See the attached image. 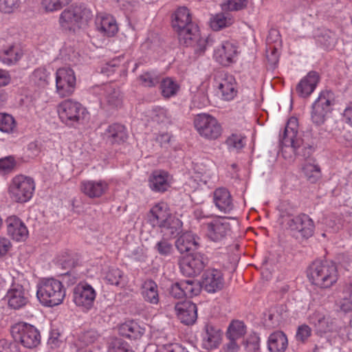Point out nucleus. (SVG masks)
<instances>
[{
	"label": "nucleus",
	"instance_id": "f257e3e1",
	"mask_svg": "<svg viewBox=\"0 0 352 352\" xmlns=\"http://www.w3.org/2000/svg\"><path fill=\"white\" fill-rule=\"evenodd\" d=\"M66 296L63 283L54 278L41 279L36 285V298L39 302L47 307L62 304Z\"/></svg>",
	"mask_w": 352,
	"mask_h": 352
},
{
	"label": "nucleus",
	"instance_id": "f03ea898",
	"mask_svg": "<svg viewBox=\"0 0 352 352\" xmlns=\"http://www.w3.org/2000/svg\"><path fill=\"white\" fill-rule=\"evenodd\" d=\"M56 113L62 124L69 128L84 124L89 118L87 109L79 102L66 99L56 107Z\"/></svg>",
	"mask_w": 352,
	"mask_h": 352
},
{
	"label": "nucleus",
	"instance_id": "7ed1b4c3",
	"mask_svg": "<svg viewBox=\"0 0 352 352\" xmlns=\"http://www.w3.org/2000/svg\"><path fill=\"white\" fill-rule=\"evenodd\" d=\"M308 278L311 283L320 288H330L339 278L337 267L328 262H314L309 267Z\"/></svg>",
	"mask_w": 352,
	"mask_h": 352
},
{
	"label": "nucleus",
	"instance_id": "20e7f679",
	"mask_svg": "<svg viewBox=\"0 0 352 352\" xmlns=\"http://www.w3.org/2000/svg\"><path fill=\"white\" fill-rule=\"evenodd\" d=\"M91 16L89 9L82 6H72L60 13L58 22L63 30L75 32L85 27Z\"/></svg>",
	"mask_w": 352,
	"mask_h": 352
},
{
	"label": "nucleus",
	"instance_id": "39448f33",
	"mask_svg": "<svg viewBox=\"0 0 352 352\" xmlns=\"http://www.w3.org/2000/svg\"><path fill=\"white\" fill-rule=\"evenodd\" d=\"M35 190V182L33 178L25 175H17L10 181L8 193L10 199L16 203L29 201Z\"/></svg>",
	"mask_w": 352,
	"mask_h": 352
},
{
	"label": "nucleus",
	"instance_id": "423d86ee",
	"mask_svg": "<svg viewBox=\"0 0 352 352\" xmlns=\"http://www.w3.org/2000/svg\"><path fill=\"white\" fill-rule=\"evenodd\" d=\"M148 221L153 228L163 230L172 228L179 223L178 219L171 214L168 205L164 201L157 202L152 206L148 214Z\"/></svg>",
	"mask_w": 352,
	"mask_h": 352
},
{
	"label": "nucleus",
	"instance_id": "0eeeda50",
	"mask_svg": "<svg viewBox=\"0 0 352 352\" xmlns=\"http://www.w3.org/2000/svg\"><path fill=\"white\" fill-rule=\"evenodd\" d=\"M194 126L201 137L209 140H217L223 132L217 119L208 113L198 114L194 119Z\"/></svg>",
	"mask_w": 352,
	"mask_h": 352
},
{
	"label": "nucleus",
	"instance_id": "6e6552de",
	"mask_svg": "<svg viewBox=\"0 0 352 352\" xmlns=\"http://www.w3.org/2000/svg\"><path fill=\"white\" fill-rule=\"evenodd\" d=\"M333 104L332 93L327 90L321 91L311 106V122L316 126L324 124L331 113Z\"/></svg>",
	"mask_w": 352,
	"mask_h": 352
},
{
	"label": "nucleus",
	"instance_id": "1a4fd4ad",
	"mask_svg": "<svg viewBox=\"0 0 352 352\" xmlns=\"http://www.w3.org/2000/svg\"><path fill=\"white\" fill-rule=\"evenodd\" d=\"M11 332L14 339L26 348H34L40 344V333L32 324L25 322L16 323L12 326Z\"/></svg>",
	"mask_w": 352,
	"mask_h": 352
},
{
	"label": "nucleus",
	"instance_id": "9d476101",
	"mask_svg": "<svg viewBox=\"0 0 352 352\" xmlns=\"http://www.w3.org/2000/svg\"><path fill=\"white\" fill-rule=\"evenodd\" d=\"M56 94L60 98L73 94L76 89V78L74 71L68 67L58 68L56 72Z\"/></svg>",
	"mask_w": 352,
	"mask_h": 352
},
{
	"label": "nucleus",
	"instance_id": "9b49d317",
	"mask_svg": "<svg viewBox=\"0 0 352 352\" xmlns=\"http://www.w3.org/2000/svg\"><path fill=\"white\" fill-rule=\"evenodd\" d=\"M96 295V291L91 285L80 282L73 289V302L80 309L87 312L94 307Z\"/></svg>",
	"mask_w": 352,
	"mask_h": 352
},
{
	"label": "nucleus",
	"instance_id": "f8f14e48",
	"mask_svg": "<svg viewBox=\"0 0 352 352\" xmlns=\"http://www.w3.org/2000/svg\"><path fill=\"white\" fill-rule=\"evenodd\" d=\"M239 54L238 43L233 40H226L214 48L213 58L219 64L229 66L236 62Z\"/></svg>",
	"mask_w": 352,
	"mask_h": 352
},
{
	"label": "nucleus",
	"instance_id": "ddd939ff",
	"mask_svg": "<svg viewBox=\"0 0 352 352\" xmlns=\"http://www.w3.org/2000/svg\"><path fill=\"white\" fill-rule=\"evenodd\" d=\"M215 180L216 173L214 168L209 165L197 163L194 166L189 185L195 189L204 186L210 188L214 184Z\"/></svg>",
	"mask_w": 352,
	"mask_h": 352
},
{
	"label": "nucleus",
	"instance_id": "4468645a",
	"mask_svg": "<svg viewBox=\"0 0 352 352\" xmlns=\"http://www.w3.org/2000/svg\"><path fill=\"white\" fill-rule=\"evenodd\" d=\"M214 86L221 98L226 101L232 100L237 95V83L234 77L226 73H220L214 80Z\"/></svg>",
	"mask_w": 352,
	"mask_h": 352
},
{
	"label": "nucleus",
	"instance_id": "2eb2a0df",
	"mask_svg": "<svg viewBox=\"0 0 352 352\" xmlns=\"http://www.w3.org/2000/svg\"><path fill=\"white\" fill-rule=\"evenodd\" d=\"M99 338L100 334L94 329L81 331L69 341L65 351L66 352H85V349L96 342Z\"/></svg>",
	"mask_w": 352,
	"mask_h": 352
},
{
	"label": "nucleus",
	"instance_id": "dca6fc26",
	"mask_svg": "<svg viewBox=\"0 0 352 352\" xmlns=\"http://www.w3.org/2000/svg\"><path fill=\"white\" fill-rule=\"evenodd\" d=\"M5 299L10 307L19 309L29 302V294L23 285L13 283L8 289Z\"/></svg>",
	"mask_w": 352,
	"mask_h": 352
},
{
	"label": "nucleus",
	"instance_id": "f3484780",
	"mask_svg": "<svg viewBox=\"0 0 352 352\" xmlns=\"http://www.w3.org/2000/svg\"><path fill=\"white\" fill-rule=\"evenodd\" d=\"M309 320L314 326L316 332L321 336L338 331L335 319L323 312L315 311L309 316Z\"/></svg>",
	"mask_w": 352,
	"mask_h": 352
},
{
	"label": "nucleus",
	"instance_id": "a211bd4d",
	"mask_svg": "<svg viewBox=\"0 0 352 352\" xmlns=\"http://www.w3.org/2000/svg\"><path fill=\"white\" fill-rule=\"evenodd\" d=\"M206 265V259L200 253L190 254L184 257L180 262V268L186 276L199 274Z\"/></svg>",
	"mask_w": 352,
	"mask_h": 352
},
{
	"label": "nucleus",
	"instance_id": "6ab92c4d",
	"mask_svg": "<svg viewBox=\"0 0 352 352\" xmlns=\"http://www.w3.org/2000/svg\"><path fill=\"white\" fill-rule=\"evenodd\" d=\"M8 235L17 242L25 241L29 234L27 226L17 216L11 215L6 220Z\"/></svg>",
	"mask_w": 352,
	"mask_h": 352
},
{
	"label": "nucleus",
	"instance_id": "aec40b11",
	"mask_svg": "<svg viewBox=\"0 0 352 352\" xmlns=\"http://www.w3.org/2000/svg\"><path fill=\"white\" fill-rule=\"evenodd\" d=\"M287 226L292 232L299 233L305 238H309L314 234V221L305 214L291 218L287 222Z\"/></svg>",
	"mask_w": 352,
	"mask_h": 352
},
{
	"label": "nucleus",
	"instance_id": "412c9836",
	"mask_svg": "<svg viewBox=\"0 0 352 352\" xmlns=\"http://www.w3.org/2000/svg\"><path fill=\"white\" fill-rule=\"evenodd\" d=\"M175 312L178 320L186 325L193 324L197 318V305L190 301L176 303Z\"/></svg>",
	"mask_w": 352,
	"mask_h": 352
},
{
	"label": "nucleus",
	"instance_id": "4be33fe9",
	"mask_svg": "<svg viewBox=\"0 0 352 352\" xmlns=\"http://www.w3.org/2000/svg\"><path fill=\"white\" fill-rule=\"evenodd\" d=\"M201 284L204 289L209 293L221 290L224 285L222 272L214 268L208 269L202 276Z\"/></svg>",
	"mask_w": 352,
	"mask_h": 352
},
{
	"label": "nucleus",
	"instance_id": "5701e85b",
	"mask_svg": "<svg viewBox=\"0 0 352 352\" xmlns=\"http://www.w3.org/2000/svg\"><path fill=\"white\" fill-rule=\"evenodd\" d=\"M148 183L152 191L164 192L170 187L173 183V177L165 170H157L151 174Z\"/></svg>",
	"mask_w": 352,
	"mask_h": 352
},
{
	"label": "nucleus",
	"instance_id": "b1692460",
	"mask_svg": "<svg viewBox=\"0 0 352 352\" xmlns=\"http://www.w3.org/2000/svg\"><path fill=\"white\" fill-rule=\"evenodd\" d=\"M230 230V223L226 219H216L207 223L206 234L210 240L220 241Z\"/></svg>",
	"mask_w": 352,
	"mask_h": 352
},
{
	"label": "nucleus",
	"instance_id": "393cba45",
	"mask_svg": "<svg viewBox=\"0 0 352 352\" xmlns=\"http://www.w3.org/2000/svg\"><path fill=\"white\" fill-rule=\"evenodd\" d=\"M109 188V185L104 180H82L80 184V190L89 198L102 197Z\"/></svg>",
	"mask_w": 352,
	"mask_h": 352
},
{
	"label": "nucleus",
	"instance_id": "a878e982",
	"mask_svg": "<svg viewBox=\"0 0 352 352\" xmlns=\"http://www.w3.org/2000/svg\"><path fill=\"white\" fill-rule=\"evenodd\" d=\"M212 201L215 207L221 212L228 214L234 208L232 197L226 188H218L212 192Z\"/></svg>",
	"mask_w": 352,
	"mask_h": 352
},
{
	"label": "nucleus",
	"instance_id": "bb28decb",
	"mask_svg": "<svg viewBox=\"0 0 352 352\" xmlns=\"http://www.w3.org/2000/svg\"><path fill=\"white\" fill-rule=\"evenodd\" d=\"M94 92L99 94L100 101L104 105L118 107L121 104L120 91L109 85L96 87L94 89Z\"/></svg>",
	"mask_w": 352,
	"mask_h": 352
},
{
	"label": "nucleus",
	"instance_id": "cd10ccee",
	"mask_svg": "<svg viewBox=\"0 0 352 352\" xmlns=\"http://www.w3.org/2000/svg\"><path fill=\"white\" fill-rule=\"evenodd\" d=\"M319 75L316 72H309L297 84L296 91L302 98L309 97L315 90L318 82Z\"/></svg>",
	"mask_w": 352,
	"mask_h": 352
},
{
	"label": "nucleus",
	"instance_id": "c85d7f7f",
	"mask_svg": "<svg viewBox=\"0 0 352 352\" xmlns=\"http://www.w3.org/2000/svg\"><path fill=\"white\" fill-rule=\"evenodd\" d=\"M97 30L104 36H113L118 32V25L115 19L109 14L98 15L96 21Z\"/></svg>",
	"mask_w": 352,
	"mask_h": 352
},
{
	"label": "nucleus",
	"instance_id": "c756f323",
	"mask_svg": "<svg viewBox=\"0 0 352 352\" xmlns=\"http://www.w3.org/2000/svg\"><path fill=\"white\" fill-rule=\"evenodd\" d=\"M178 251L183 254L197 250L199 245V238L190 232L181 234L175 242Z\"/></svg>",
	"mask_w": 352,
	"mask_h": 352
},
{
	"label": "nucleus",
	"instance_id": "7c9ffc66",
	"mask_svg": "<svg viewBox=\"0 0 352 352\" xmlns=\"http://www.w3.org/2000/svg\"><path fill=\"white\" fill-rule=\"evenodd\" d=\"M208 83L202 82L199 87H192V106L202 109L209 105L210 100L208 96Z\"/></svg>",
	"mask_w": 352,
	"mask_h": 352
},
{
	"label": "nucleus",
	"instance_id": "2f4dec72",
	"mask_svg": "<svg viewBox=\"0 0 352 352\" xmlns=\"http://www.w3.org/2000/svg\"><path fill=\"white\" fill-rule=\"evenodd\" d=\"M206 332L203 337V345L207 349L217 347L221 342L223 333L220 329L212 325L206 326Z\"/></svg>",
	"mask_w": 352,
	"mask_h": 352
},
{
	"label": "nucleus",
	"instance_id": "473e14b6",
	"mask_svg": "<svg viewBox=\"0 0 352 352\" xmlns=\"http://www.w3.org/2000/svg\"><path fill=\"white\" fill-rule=\"evenodd\" d=\"M287 346V338L283 331H275L270 335L267 348L270 352H285Z\"/></svg>",
	"mask_w": 352,
	"mask_h": 352
},
{
	"label": "nucleus",
	"instance_id": "72a5a7b5",
	"mask_svg": "<svg viewBox=\"0 0 352 352\" xmlns=\"http://www.w3.org/2000/svg\"><path fill=\"white\" fill-rule=\"evenodd\" d=\"M141 294L145 301L153 305H157L160 301L158 286L152 280H146L142 284Z\"/></svg>",
	"mask_w": 352,
	"mask_h": 352
},
{
	"label": "nucleus",
	"instance_id": "f704fd0d",
	"mask_svg": "<svg viewBox=\"0 0 352 352\" xmlns=\"http://www.w3.org/2000/svg\"><path fill=\"white\" fill-rule=\"evenodd\" d=\"M23 52L19 45H10L0 53V60L7 65L16 64L23 56Z\"/></svg>",
	"mask_w": 352,
	"mask_h": 352
},
{
	"label": "nucleus",
	"instance_id": "c9c22d12",
	"mask_svg": "<svg viewBox=\"0 0 352 352\" xmlns=\"http://www.w3.org/2000/svg\"><path fill=\"white\" fill-rule=\"evenodd\" d=\"M234 19L228 12H219L212 15L210 19V26L214 31H219L233 24Z\"/></svg>",
	"mask_w": 352,
	"mask_h": 352
},
{
	"label": "nucleus",
	"instance_id": "e433bc0d",
	"mask_svg": "<svg viewBox=\"0 0 352 352\" xmlns=\"http://www.w3.org/2000/svg\"><path fill=\"white\" fill-rule=\"evenodd\" d=\"M172 23L175 31L192 25L189 10L185 7L179 8L173 14Z\"/></svg>",
	"mask_w": 352,
	"mask_h": 352
},
{
	"label": "nucleus",
	"instance_id": "4c0bfd02",
	"mask_svg": "<svg viewBox=\"0 0 352 352\" xmlns=\"http://www.w3.org/2000/svg\"><path fill=\"white\" fill-rule=\"evenodd\" d=\"M30 82L37 87L45 88L50 82V72L44 67L35 69L30 76Z\"/></svg>",
	"mask_w": 352,
	"mask_h": 352
},
{
	"label": "nucleus",
	"instance_id": "58836bf2",
	"mask_svg": "<svg viewBox=\"0 0 352 352\" xmlns=\"http://www.w3.org/2000/svg\"><path fill=\"white\" fill-rule=\"evenodd\" d=\"M176 32L178 34L179 43L189 46L194 44V40L199 36V30L196 25L192 24Z\"/></svg>",
	"mask_w": 352,
	"mask_h": 352
},
{
	"label": "nucleus",
	"instance_id": "ea45409f",
	"mask_svg": "<svg viewBox=\"0 0 352 352\" xmlns=\"http://www.w3.org/2000/svg\"><path fill=\"white\" fill-rule=\"evenodd\" d=\"M297 128V120L294 118H290L287 123L281 138L283 144L285 146H291L292 147L294 146L295 140L298 133Z\"/></svg>",
	"mask_w": 352,
	"mask_h": 352
},
{
	"label": "nucleus",
	"instance_id": "a19ab883",
	"mask_svg": "<svg viewBox=\"0 0 352 352\" xmlns=\"http://www.w3.org/2000/svg\"><path fill=\"white\" fill-rule=\"evenodd\" d=\"M104 279L108 283L120 288L124 287L127 284L126 277L118 268L109 269L105 274Z\"/></svg>",
	"mask_w": 352,
	"mask_h": 352
},
{
	"label": "nucleus",
	"instance_id": "79ce46f5",
	"mask_svg": "<svg viewBox=\"0 0 352 352\" xmlns=\"http://www.w3.org/2000/svg\"><path fill=\"white\" fill-rule=\"evenodd\" d=\"M105 134L112 142L117 143L124 141L127 137L125 127L118 124L110 125Z\"/></svg>",
	"mask_w": 352,
	"mask_h": 352
},
{
	"label": "nucleus",
	"instance_id": "37998d69",
	"mask_svg": "<svg viewBox=\"0 0 352 352\" xmlns=\"http://www.w3.org/2000/svg\"><path fill=\"white\" fill-rule=\"evenodd\" d=\"M0 131L6 134H12L17 131V122L12 115L0 113Z\"/></svg>",
	"mask_w": 352,
	"mask_h": 352
},
{
	"label": "nucleus",
	"instance_id": "c03bdc74",
	"mask_svg": "<svg viewBox=\"0 0 352 352\" xmlns=\"http://www.w3.org/2000/svg\"><path fill=\"white\" fill-rule=\"evenodd\" d=\"M121 333L129 338L136 339L144 333V329L134 321H129L120 327Z\"/></svg>",
	"mask_w": 352,
	"mask_h": 352
},
{
	"label": "nucleus",
	"instance_id": "a18cd8bd",
	"mask_svg": "<svg viewBox=\"0 0 352 352\" xmlns=\"http://www.w3.org/2000/svg\"><path fill=\"white\" fill-rule=\"evenodd\" d=\"M246 333V327L244 323L240 320H233L229 324L226 336L228 340H239Z\"/></svg>",
	"mask_w": 352,
	"mask_h": 352
},
{
	"label": "nucleus",
	"instance_id": "49530a36",
	"mask_svg": "<svg viewBox=\"0 0 352 352\" xmlns=\"http://www.w3.org/2000/svg\"><path fill=\"white\" fill-rule=\"evenodd\" d=\"M162 94L164 98H170L177 94L179 85L171 78H164L160 85Z\"/></svg>",
	"mask_w": 352,
	"mask_h": 352
},
{
	"label": "nucleus",
	"instance_id": "de8ad7c7",
	"mask_svg": "<svg viewBox=\"0 0 352 352\" xmlns=\"http://www.w3.org/2000/svg\"><path fill=\"white\" fill-rule=\"evenodd\" d=\"M302 172L307 179L312 183L316 182L321 177L320 168L314 162H307L302 166Z\"/></svg>",
	"mask_w": 352,
	"mask_h": 352
},
{
	"label": "nucleus",
	"instance_id": "09e8293b",
	"mask_svg": "<svg viewBox=\"0 0 352 352\" xmlns=\"http://www.w3.org/2000/svg\"><path fill=\"white\" fill-rule=\"evenodd\" d=\"M184 296L192 298L197 296L201 292V285L197 281L192 280H182Z\"/></svg>",
	"mask_w": 352,
	"mask_h": 352
},
{
	"label": "nucleus",
	"instance_id": "8fccbe9b",
	"mask_svg": "<svg viewBox=\"0 0 352 352\" xmlns=\"http://www.w3.org/2000/svg\"><path fill=\"white\" fill-rule=\"evenodd\" d=\"M70 0H41L42 8L48 12L60 10Z\"/></svg>",
	"mask_w": 352,
	"mask_h": 352
},
{
	"label": "nucleus",
	"instance_id": "3c124183",
	"mask_svg": "<svg viewBox=\"0 0 352 352\" xmlns=\"http://www.w3.org/2000/svg\"><path fill=\"white\" fill-rule=\"evenodd\" d=\"M226 144L230 149L240 150L245 144V137L241 134L233 133L228 138Z\"/></svg>",
	"mask_w": 352,
	"mask_h": 352
},
{
	"label": "nucleus",
	"instance_id": "603ef678",
	"mask_svg": "<svg viewBox=\"0 0 352 352\" xmlns=\"http://www.w3.org/2000/svg\"><path fill=\"white\" fill-rule=\"evenodd\" d=\"M108 352H134L127 342L121 339L113 340L109 346Z\"/></svg>",
	"mask_w": 352,
	"mask_h": 352
},
{
	"label": "nucleus",
	"instance_id": "864d4df0",
	"mask_svg": "<svg viewBox=\"0 0 352 352\" xmlns=\"http://www.w3.org/2000/svg\"><path fill=\"white\" fill-rule=\"evenodd\" d=\"M247 4L248 0H224L221 8L225 10L236 11L243 9Z\"/></svg>",
	"mask_w": 352,
	"mask_h": 352
},
{
	"label": "nucleus",
	"instance_id": "5fc2aeb1",
	"mask_svg": "<svg viewBox=\"0 0 352 352\" xmlns=\"http://www.w3.org/2000/svg\"><path fill=\"white\" fill-rule=\"evenodd\" d=\"M154 248L160 255L163 256L170 255L173 251V245L166 239H162L158 241Z\"/></svg>",
	"mask_w": 352,
	"mask_h": 352
},
{
	"label": "nucleus",
	"instance_id": "6e6d98bb",
	"mask_svg": "<svg viewBox=\"0 0 352 352\" xmlns=\"http://www.w3.org/2000/svg\"><path fill=\"white\" fill-rule=\"evenodd\" d=\"M16 165V161L13 156H7L0 159V171L8 173L12 171Z\"/></svg>",
	"mask_w": 352,
	"mask_h": 352
},
{
	"label": "nucleus",
	"instance_id": "4d7b16f0",
	"mask_svg": "<svg viewBox=\"0 0 352 352\" xmlns=\"http://www.w3.org/2000/svg\"><path fill=\"white\" fill-rule=\"evenodd\" d=\"M311 335V329L307 324H302L298 327L296 338L298 341L305 342Z\"/></svg>",
	"mask_w": 352,
	"mask_h": 352
},
{
	"label": "nucleus",
	"instance_id": "13d9d810",
	"mask_svg": "<svg viewBox=\"0 0 352 352\" xmlns=\"http://www.w3.org/2000/svg\"><path fill=\"white\" fill-rule=\"evenodd\" d=\"M207 43V38L205 36H201L199 32V36L195 38L194 44L190 46L195 48L197 53L201 54L206 50Z\"/></svg>",
	"mask_w": 352,
	"mask_h": 352
},
{
	"label": "nucleus",
	"instance_id": "bf43d9fd",
	"mask_svg": "<svg viewBox=\"0 0 352 352\" xmlns=\"http://www.w3.org/2000/svg\"><path fill=\"white\" fill-rule=\"evenodd\" d=\"M260 338L256 335H250L245 342V347L250 352H254L259 349Z\"/></svg>",
	"mask_w": 352,
	"mask_h": 352
},
{
	"label": "nucleus",
	"instance_id": "052dcab7",
	"mask_svg": "<svg viewBox=\"0 0 352 352\" xmlns=\"http://www.w3.org/2000/svg\"><path fill=\"white\" fill-rule=\"evenodd\" d=\"M19 1V0H0V10L10 13L16 8Z\"/></svg>",
	"mask_w": 352,
	"mask_h": 352
},
{
	"label": "nucleus",
	"instance_id": "680f3d73",
	"mask_svg": "<svg viewBox=\"0 0 352 352\" xmlns=\"http://www.w3.org/2000/svg\"><path fill=\"white\" fill-rule=\"evenodd\" d=\"M169 294L175 298H182L185 297L182 280L173 284L169 289Z\"/></svg>",
	"mask_w": 352,
	"mask_h": 352
},
{
	"label": "nucleus",
	"instance_id": "e2e57ef3",
	"mask_svg": "<svg viewBox=\"0 0 352 352\" xmlns=\"http://www.w3.org/2000/svg\"><path fill=\"white\" fill-rule=\"evenodd\" d=\"M154 117L157 122H165L170 118L168 110L164 107H157L153 110Z\"/></svg>",
	"mask_w": 352,
	"mask_h": 352
},
{
	"label": "nucleus",
	"instance_id": "0e129e2a",
	"mask_svg": "<svg viewBox=\"0 0 352 352\" xmlns=\"http://www.w3.org/2000/svg\"><path fill=\"white\" fill-rule=\"evenodd\" d=\"M12 248L10 241L5 237L0 236V258L4 257Z\"/></svg>",
	"mask_w": 352,
	"mask_h": 352
},
{
	"label": "nucleus",
	"instance_id": "69168bd1",
	"mask_svg": "<svg viewBox=\"0 0 352 352\" xmlns=\"http://www.w3.org/2000/svg\"><path fill=\"white\" fill-rule=\"evenodd\" d=\"M159 352H188V351L178 344H170L163 346Z\"/></svg>",
	"mask_w": 352,
	"mask_h": 352
},
{
	"label": "nucleus",
	"instance_id": "338daca9",
	"mask_svg": "<svg viewBox=\"0 0 352 352\" xmlns=\"http://www.w3.org/2000/svg\"><path fill=\"white\" fill-rule=\"evenodd\" d=\"M339 307L341 311L344 313H349L352 311V297L343 298L339 302Z\"/></svg>",
	"mask_w": 352,
	"mask_h": 352
},
{
	"label": "nucleus",
	"instance_id": "774afa93",
	"mask_svg": "<svg viewBox=\"0 0 352 352\" xmlns=\"http://www.w3.org/2000/svg\"><path fill=\"white\" fill-rule=\"evenodd\" d=\"M0 352H19V351L15 344L6 340H0Z\"/></svg>",
	"mask_w": 352,
	"mask_h": 352
}]
</instances>
